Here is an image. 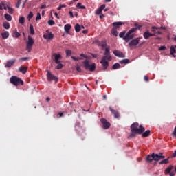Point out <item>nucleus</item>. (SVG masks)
I'll return each instance as SVG.
<instances>
[{
	"instance_id": "obj_50",
	"label": "nucleus",
	"mask_w": 176,
	"mask_h": 176,
	"mask_svg": "<svg viewBox=\"0 0 176 176\" xmlns=\"http://www.w3.org/2000/svg\"><path fill=\"white\" fill-rule=\"evenodd\" d=\"M76 71L78 72H81L82 71V69L80 66H77L76 67Z\"/></svg>"
},
{
	"instance_id": "obj_42",
	"label": "nucleus",
	"mask_w": 176,
	"mask_h": 176,
	"mask_svg": "<svg viewBox=\"0 0 176 176\" xmlns=\"http://www.w3.org/2000/svg\"><path fill=\"white\" fill-rule=\"evenodd\" d=\"M32 17H34V13H32V12H30L28 16V19L30 21Z\"/></svg>"
},
{
	"instance_id": "obj_40",
	"label": "nucleus",
	"mask_w": 176,
	"mask_h": 176,
	"mask_svg": "<svg viewBox=\"0 0 176 176\" xmlns=\"http://www.w3.org/2000/svg\"><path fill=\"white\" fill-rule=\"evenodd\" d=\"M20 33L16 31L13 34V37L18 38L19 37H20Z\"/></svg>"
},
{
	"instance_id": "obj_8",
	"label": "nucleus",
	"mask_w": 176,
	"mask_h": 176,
	"mask_svg": "<svg viewBox=\"0 0 176 176\" xmlns=\"http://www.w3.org/2000/svg\"><path fill=\"white\" fill-rule=\"evenodd\" d=\"M34 43V38L31 36H28V41L26 43V49L28 52H31Z\"/></svg>"
},
{
	"instance_id": "obj_38",
	"label": "nucleus",
	"mask_w": 176,
	"mask_h": 176,
	"mask_svg": "<svg viewBox=\"0 0 176 176\" xmlns=\"http://www.w3.org/2000/svg\"><path fill=\"white\" fill-rule=\"evenodd\" d=\"M175 54H176V50H175V47L171 46V47H170V54L174 55Z\"/></svg>"
},
{
	"instance_id": "obj_17",
	"label": "nucleus",
	"mask_w": 176,
	"mask_h": 176,
	"mask_svg": "<svg viewBox=\"0 0 176 176\" xmlns=\"http://www.w3.org/2000/svg\"><path fill=\"white\" fill-rule=\"evenodd\" d=\"M155 34L150 33L148 30H146L143 36L146 40H148L150 37L155 36Z\"/></svg>"
},
{
	"instance_id": "obj_53",
	"label": "nucleus",
	"mask_w": 176,
	"mask_h": 176,
	"mask_svg": "<svg viewBox=\"0 0 176 176\" xmlns=\"http://www.w3.org/2000/svg\"><path fill=\"white\" fill-rule=\"evenodd\" d=\"M176 135V126L174 129V131L172 133V135L175 136Z\"/></svg>"
},
{
	"instance_id": "obj_45",
	"label": "nucleus",
	"mask_w": 176,
	"mask_h": 176,
	"mask_svg": "<svg viewBox=\"0 0 176 176\" xmlns=\"http://www.w3.org/2000/svg\"><path fill=\"white\" fill-rule=\"evenodd\" d=\"M20 5H21V0H18L16 4V8H20Z\"/></svg>"
},
{
	"instance_id": "obj_9",
	"label": "nucleus",
	"mask_w": 176,
	"mask_h": 176,
	"mask_svg": "<svg viewBox=\"0 0 176 176\" xmlns=\"http://www.w3.org/2000/svg\"><path fill=\"white\" fill-rule=\"evenodd\" d=\"M47 78L48 81H55V82H58V78L53 75L50 71H47Z\"/></svg>"
},
{
	"instance_id": "obj_13",
	"label": "nucleus",
	"mask_w": 176,
	"mask_h": 176,
	"mask_svg": "<svg viewBox=\"0 0 176 176\" xmlns=\"http://www.w3.org/2000/svg\"><path fill=\"white\" fill-rule=\"evenodd\" d=\"M165 158L164 155H162V153H160L159 154H155L154 153V160L156 162H158L161 160H163Z\"/></svg>"
},
{
	"instance_id": "obj_6",
	"label": "nucleus",
	"mask_w": 176,
	"mask_h": 176,
	"mask_svg": "<svg viewBox=\"0 0 176 176\" xmlns=\"http://www.w3.org/2000/svg\"><path fill=\"white\" fill-rule=\"evenodd\" d=\"M122 25H124V23H122V22H114V23H113V27L116 28H113L112 29V30H111L112 34H113L114 36H116V37L118 36V33L117 29H118L119 27H120V26H122Z\"/></svg>"
},
{
	"instance_id": "obj_48",
	"label": "nucleus",
	"mask_w": 176,
	"mask_h": 176,
	"mask_svg": "<svg viewBox=\"0 0 176 176\" xmlns=\"http://www.w3.org/2000/svg\"><path fill=\"white\" fill-rule=\"evenodd\" d=\"M134 26L135 27V28H138V30H140L141 29V28H142V25H138V23H135Z\"/></svg>"
},
{
	"instance_id": "obj_52",
	"label": "nucleus",
	"mask_w": 176,
	"mask_h": 176,
	"mask_svg": "<svg viewBox=\"0 0 176 176\" xmlns=\"http://www.w3.org/2000/svg\"><path fill=\"white\" fill-rule=\"evenodd\" d=\"M166 50V47L165 46H161L160 47V51H163V50Z\"/></svg>"
},
{
	"instance_id": "obj_4",
	"label": "nucleus",
	"mask_w": 176,
	"mask_h": 176,
	"mask_svg": "<svg viewBox=\"0 0 176 176\" xmlns=\"http://www.w3.org/2000/svg\"><path fill=\"white\" fill-rule=\"evenodd\" d=\"M10 82L11 84H12L13 85L17 87L19 85H24V82L23 81V80H21V78L16 76H13L10 78Z\"/></svg>"
},
{
	"instance_id": "obj_37",
	"label": "nucleus",
	"mask_w": 176,
	"mask_h": 176,
	"mask_svg": "<svg viewBox=\"0 0 176 176\" xmlns=\"http://www.w3.org/2000/svg\"><path fill=\"white\" fill-rule=\"evenodd\" d=\"M160 29H162V30H166V28L165 27H161V28H157V27H155V26H153V27H152V32H155V30H160Z\"/></svg>"
},
{
	"instance_id": "obj_5",
	"label": "nucleus",
	"mask_w": 176,
	"mask_h": 176,
	"mask_svg": "<svg viewBox=\"0 0 176 176\" xmlns=\"http://www.w3.org/2000/svg\"><path fill=\"white\" fill-rule=\"evenodd\" d=\"M84 65V67L86 70H89L90 72H94L96 69V64L92 63L91 65L89 64V60L86 59L82 62Z\"/></svg>"
},
{
	"instance_id": "obj_51",
	"label": "nucleus",
	"mask_w": 176,
	"mask_h": 176,
	"mask_svg": "<svg viewBox=\"0 0 176 176\" xmlns=\"http://www.w3.org/2000/svg\"><path fill=\"white\" fill-rule=\"evenodd\" d=\"M69 15H70V17H71L72 19H73V18H74L73 12H72V10H70L69 12Z\"/></svg>"
},
{
	"instance_id": "obj_64",
	"label": "nucleus",
	"mask_w": 176,
	"mask_h": 176,
	"mask_svg": "<svg viewBox=\"0 0 176 176\" xmlns=\"http://www.w3.org/2000/svg\"><path fill=\"white\" fill-rule=\"evenodd\" d=\"M50 100V98L49 97H47V98H46V101H47V102H49Z\"/></svg>"
},
{
	"instance_id": "obj_35",
	"label": "nucleus",
	"mask_w": 176,
	"mask_h": 176,
	"mask_svg": "<svg viewBox=\"0 0 176 176\" xmlns=\"http://www.w3.org/2000/svg\"><path fill=\"white\" fill-rule=\"evenodd\" d=\"M56 64H58V65L56 66V69H58V70L61 69L63 67V65L60 63V61L59 63H56Z\"/></svg>"
},
{
	"instance_id": "obj_60",
	"label": "nucleus",
	"mask_w": 176,
	"mask_h": 176,
	"mask_svg": "<svg viewBox=\"0 0 176 176\" xmlns=\"http://www.w3.org/2000/svg\"><path fill=\"white\" fill-rule=\"evenodd\" d=\"M92 57L96 58L98 57V54H92Z\"/></svg>"
},
{
	"instance_id": "obj_44",
	"label": "nucleus",
	"mask_w": 176,
	"mask_h": 176,
	"mask_svg": "<svg viewBox=\"0 0 176 176\" xmlns=\"http://www.w3.org/2000/svg\"><path fill=\"white\" fill-rule=\"evenodd\" d=\"M8 13H9L10 14H13V10H12V8L8 6Z\"/></svg>"
},
{
	"instance_id": "obj_36",
	"label": "nucleus",
	"mask_w": 176,
	"mask_h": 176,
	"mask_svg": "<svg viewBox=\"0 0 176 176\" xmlns=\"http://www.w3.org/2000/svg\"><path fill=\"white\" fill-rule=\"evenodd\" d=\"M72 59L74 60V61H79V60H82V58L81 57H75V56H71Z\"/></svg>"
},
{
	"instance_id": "obj_58",
	"label": "nucleus",
	"mask_w": 176,
	"mask_h": 176,
	"mask_svg": "<svg viewBox=\"0 0 176 176\" xmlns=\"http://www.w3.org/2000/svg\"><path fill=\"white\" fill-rule=\"evenodd\" d=\"M88 33V30H85L82 31V34H87Z\"/></svg>"
},
{
	"instance_id": "obj_61",
	"label": "nucleus",
	"mask_w": 176,
	"mask_h": 176,
	"mask_svg": "<svg viewBox=\"0 0 176 176\" xmlns=\"http://www.w3.org/2000/svg\"><path fill=\"white\" fill-rule=\"evenodd\" d=\"M58 115H59V118H61L63 116V113L59 112Z\"/></svg>"
},
{
	"instance_id": "obj_55",
	"label": "nucleus",
	"mask_w": 176,
	"mask_h": 176,
	"mask_svg": "<svg viewBox=\"0 0 176 176\" xmlns=\"http://www.w3.org/2000/svg\"><path fill=\"white\" fill-rule=\"evenodd\" d=\"M46 8V5L45 4H43L41 6V10H43V9H45Z\"/></svg>"
},
{
	"instance_id": "obj_25",
	"label": "nucleus",
	"mask_w": 176,
	"mask_h": 176,
	"mask_svg": "<svg viewBox=\"0 0 176 176\" xmlns=\"http://www.w3.org/2000/svg\"><path fill=\"white\" fill-rule=\"evenodd\" d=\"M119 63L121 64V65H126V64H129L130 63V60L128 58H125V59H123V60H120L119 61Z\"/></svg>"
},
{
	"instance_id": "obj_29",
	"label": "nucleus",
	"mask_w": 176,
	"mask_h": 176,
	"mask_svg": "<svg viewBox=\"0 0 176 176\" xmlns=\"http://www.w3.org/2000/svg\"><path fill=\"white\" fill-rule=\"evenodd\" d=\"M172 169H173V166L170 165L165 170V173L167 175V174H170V172L172 171Z\"/></svg>"
},
{
	"instance_id": "obj_47",
	"label": "nucleus",
	"mask_w": 176,
	"mask_h": 176,
	"mask_svg": "<svg viewBox=\"0 0 176 176\" xmlns=\"http://www.w3.org/2000/svg\"><path fill=\"white\" fill-rule=\"evenodd\" d=\"M41 19V14L39 12L37 13V16L36 18V21H40Z\"/></svg>"
},
{
	"instance_id": "obj_18",
	"label": "nucleus",
	"mask_w": 176,
	"mask_h": 176,
	"mask_svg": "<svg viewBox=\"0 0 176 176\" xmlns=\"http://www.w3.org/2000/svg\"><path fill=\"white\" fill-rule=\"evenodd\" d=\"M16 63V59H12L7 61L6 64L5 65L6 68H10Z\"/></svg>"
},
{
	"instance_id": "obj_11",
	"label": "nucleus",
	"mask_w": 176,
	"mask_h": 176,
	"mask_svg": "<svg viewBox=\"0 0 176 176\" xmlns=\"http://www.w3.org/2000/svg\"><path fill=\"white\" fill-rule=\"evenodd\" d=\"M94 43L96 44L98 46H101L103 48L107 47V41L106 40H102L101 42H100L98 40H95L94 41Z\"/></svg>"
},
{
	"instance_id": "obj_54",
	"label": "nucleus",
	"mask_w": 176,
	"mask_h": 176,
	"mask_svg": "<svg viewBox=\"0 0 176 176\" xmlns=\"http://www.w3.org/2000/svg\"><path fill=\"white\" fill-rule=\"evenodd\" d=\"M144 80L146 82H148L149 81V78H148V77L147 76H144Z\"/></svg>"
},
{
	"instance_id": "obj_20",
	"label": "nucleus",
	"mask_w": 176,
	"mask_h": 176,
	"mask_svg": "<svg viewBox=\"0 0 176 176\" xmlns=\"http://www.w3.org/2000/svg\"><path fill=\"white\" fill-rule=\"evenodd\" d=\"M28 70V67L25 66H21L19 68V72L22 73L23 74H25Z\"/></svg>"
},
{
	"instance_id": "obj_33",
	"label": "nucleus",
	"mask_w": 176,
	"mask_h": 176,
	"mask_svg": "<svg viewBox=\"0 0 176 176\" xmlns=\"http://www.w3.org/2000/svg\"><path fill=\"white\" fill-rule=\"evenodd\" d=\"M76 8H77L78 9H82V10H85V9H86V7L84 6H81V3H77Z\"/></svg>"
},
{
	"instance_id": "obj_14",
	"label": "nucleus",
	"mask_w": 176,
	"mask_h": 176,
	"mask_svg": "<svg viewBox=\"0 0 176 176\" xmlns=\"http://www.w3.org/2000/svg\"><path fill=\"white\" fill-rule=\"evenodd\" d=\"M110 111L113 115H114V118L118 119L120 118V113L118 110L113 109L111 107H109Z\"/></svg>"
},
{
	"instance_id": "obj_59",
	"label": "nucleus",
	"mask_w": 176,
	"mask_h": 176,
	"mask_svg": "<svg viewBox=\"0 0 176 176\" xmlns=\"http://www.w3.org/2000/svg\"><path fill=\"white\" fill-rule=\"evenodd\" d=\"M80 56L84 58H87V56H85L84 54H81Z\"/></svg>"
},
{
	"instance_id": "obj_23",
	"label": "nucleus",
	"mask_w": 176,
	"mask_h": 176,
	"mask_svg": "<svg viewBox=\"0 0 176 176\" xmlns=\"http://www.w3.org/2000/svg\"><path fill=\"white\" fill-rule=\"evenodd\" d=\"M71 28H72V26H71L70 24H66V25L64 26L65 32L67 34H69Z\"/></svg>"
},
{
	"instance_id": "obj_43",
	"label": "nucleus",
	"mask_w": 176,
	"mask_h": 176,
	"mask_svg": "<svg viewBox=\"0 0 176 176\" xmlns=\"http://www.w3.org/2000/svg\"><path fill=\"white\" fill-rule=\"evenodd\" d=\"M66 8V5L65 4H60L59 7L57 8L58 10H61L62 8Z\"/></svg>"
},
{
	"instance_id": "obj_63",
	"label": "nucleus",
	"mask_w": 176,
	"mask_h": 176,
	"mask_svg": "<svg viewBox=\"0 0 176 176\" xmlns=\"http://www.w3.org/2000/svg\"><path fill=\"white\" fill-rule=\"evenodd\" d=\"M54 15L56 16V17L57 19H59L57 12H55V13H54Z\"/></svg>"
},
{
	"instance_id": "obj_2",
	"label": "nucleus",
	"mask_w": 176,
	"mask_h": 176,
	"mask_svg": "<svg viewBox=\"0 0 176 176\" xmlns=\"http://www.w3.org/2000/svg\"><path fill=\"white\" fill-rule=\"evenodd\" d=\"M111 60H112V57L110 54V49L107 47L105 49L104 56L102 58V60H100V64L102 65L104 69H107V67H109L108 61H111Z\"/></svg>"
},
{
	"instance_id": "obj_7",
	"label": "nucleus",
	"mask_w": 176,
	"mask_h": 176,
	"mask_svg": "<svg viewBox=\"0 0 176 176\" xmlns=\"http://www.w3.org/2000/svg\"><path fill=\"white\" fill-rule=\"evenodd\" d=\"M142 39V36H140V37L135 38L134 39H132L129 43V46L130 47L131 49H133V47H136L137 45L139 44L140 41Z\"/></svg>"
},
{
	"instance_id": "obj_22",
	"label": "nucleus",
	"mask_w": 176,
	"mask_h": 176,
	"mask_svg": "<svg viewBox=\"0 0 176 176\" xmlns=\"http://www.w3.org/2000/svg\"><path fill=\"white\" fill-rule=\"evenodd\" d=\"M8 7H9L8 6H6V4H5V2L2 1L1 3H0V10H8Z\"/></svg>"
},
{
	"instance_id": "obj_26",
	"label": "nucleus",
	"mask_w": 176,
	"mask_h": 176,
	"mask_svg": "<svg viewBox=\"0 0 176 176\" xmlns=\"http://www.w3.org/2000/svg\"><path fill=\"white\" fill-rule=\"evenodd\" d=\"M169 158H170V157H168L166 159L162 160V161L160 162V164L162 165V164H168L169 163Z\"/></svg>"
},
{
	"instance_id": "obj_41",
	"label": "nucleus",
	"mask_w": 176,
	"mask_h": 176,
	"mask_svg": "<svg viewBox=\"0 0 176 176\" xmlns=\"http://www.w3.org/2000/svg\"><path fill=\"white\" fill-rule=\"evenodd\" d=\"M47 24L50 26H53V25H55V22L54 21V20H49L48 22H47Z\"/></svg>"
},
{
	"instance_id": "obj_3",
	"label": "nucleus",
	"mask_w": 176,
	"mask_h": 176,
	"mask_svg": "<svg viewBox=\"0 0 176 176\" xmlns=\"http://www.w3.org/2000/svg\"><path fill=\"white\" fill-rule=\"evenodd\" d=\"M138 30V28H131L126 34L125 37H124V41L126 43H129L130 40H132L135 38V34H134Z\"/></svg>"
},
{
	"instance_id": "obj_1",
	"label": "nucleus",
	"mask_w": 176,
	"mask_h": 176,
	"mask_svg": "<svg viewBox=\"0 0 176 176\" xmlns=\"http://www.w3.org/2000/svg\"><path fill=\"white\" fill-rule=\"evenodd\" d=\"M131 138L135 137L136 135H142V138H148L151 134L150 130H146L145 132V128L142 125L139 126L138 122H134L132 124L131 126Z\"/></svg>"
},
{
	"instance_id": "obj_10",
	"label": "nucleus",
	"mask_w": 176,
	"mask_h": 176,
	"mask_svg": "<svg viewBox=\"0 0 176 176\" xmlns=\"http://www.w3.org/2000/svg\"><path fill=\"white\" fill-rule=\"evenodd\" d=\"M100 122L103 124L104 129H108L111 126V124L105 118H101Z\"/></svg>"
},
{
	"instance_id": "obj_49",
	"label": "nucleus",
	"mask_w": 176,
	"mask_h": 176,
	"mask_svg": "<svg viewBox=\"0 0 176 176\" xmlns=\"http://www.w3.org/2000/svg\"><path fill=\"white\" fill-rule=\"evenodd\" d=\"M28 60V57H22L19 58V61H27Z\"/></svg>"
},
{
	"instance_id": "obj_30",
	"label": "nucleus",
	"mask_w": 176,
	"mask_h": 176,
	"mask_svg": "<svg viewBox=\"0 0 176 176\" xmlns=\"http://www.w3.org/2000/svg\"><path fill=\"white\" fill-rule=\"evenodd\" d=\"M81 30V27L80 26V25L78 23H76L75 25V31L78 33L80 32V31Z\"/></svg>"
},
{
	"instance_id": "obj_31",
	"label": "nucleus",
	"mask_w": 176,
	"mask_h": 176,
	"mask_svg": "<svg viewBox=\"0 0 176 176\" xmlns=\"http://www.w3.org/2000/svg\"><path fill=\"white\" fill-rule=\"evenodd\" d=\"M120 65L119 64V63H115L113 65V67H112V69H113V70H116V69H120Z\"/></svg>"
},
{
	"instance_id": "obj_28",
	"label": "nucleus",
	"mask_w": 176,
	"mask_h": 176,
	"mask_svg": "<svg viewBox=\"0 0 176 176\" xmlns=\"http://www.w3.org/2000/svg\"><path fill=\"white\" fill-rule=\"evenodd\" d=\"M3 27L6 30H9L10 28V24L8 22H3Z\"/></svg>"
},
{
	"instance_id": "obj_62",
	"label": "nucleus",
	"mask_w": 176,
	"mask_h": 176,
	"mask_svg": "<svg viewBox=\"0 0 176 176\" xmlns=\"http://www.w3.org/2000/svg\"><path fill=\"white\" fill-rule=\"evenodd\" d=\"M173 156L174 157H176V150L175 151V152H174Z\"/></svg>"
},
{
	"instance_id": "obj_56",
	"label": "nucleus",
	"mask_w": 176,
	"mask_h": 176,
	"mask_svg": "<svg viewBox=\"0 0 176 176\" xmlns=\"http://www.w3.org/2000/svg\"><path fill=\"white\" fill-rule=\"evenodd\" d=\"M100 19H103L104 18V15L103 14H100Z\"/></svg>"
},
{
	"instance_id": "obj_27",
	"label": "nucleus",
	"mask_w": 176,
	"mask_h": 176,
	"mask_svg": "<svg viewBox=\"0 0 176 176\" xmlns=\"http://www.w3.org/2000/svg\"><path fill=\"white\" fill-rule=\"evenodd\" d=\"M4 17L6 19L7 21L10 22L12 21V16L9 14H5Z\"/></svg>"
},
{
	"instance_id": "obj_24",
	"label": "nucleus",
	"mask_w": 176,
	"mask_h": 176,
	"mask_svg": "<svg viewBox=\"0 0 176 176\" xmlns=\"http://www.w3.org/2000/svg\"><path fill=\"white\" fill-rule=\"evenodd\" d=\"M1 36L3 39H7L8 38H9V32L6 31L1 33Z\"/></svg>"
},
{
	"instance_id": "obj_16",
	"label": "nucleus",
	"mask_w": 176,
	"mask_h": 176,
	"mask_svg": "<svg viewBox=\"0 0 176 176\" xmlns=\"http://www.w3.org/2000/svg\"><path fill=\"white\" fill-rule=\"evenodd\" d=\"M53 56L54 57V61L55 62V63H58L59 62H60V60L62 59V56L60 54L54 53Z\"/></svg>"
},
{
	"instance_id": "obj_21",
	"label": "nucleus",
	"mask_w": 176,
	"mask_h": 176,
	"mask_svg": "<svg viewBox=\"0 0 176 176\" xmlns=\"http://www.w3.org/2000/svg\"><path fill=\"white\" fill-rule=\"evenodd\" d=\"M154 160V153L151 155H148L146 156V162L148 163H151L152 161Z\"/></svg>"
},
{
	"instance_id": "obj_34",
	"label": "nucleus",
	"mask_w": 176,
	"mask_h": 176,
	"mask_svg": "<svg viewBox=\"0 0 176 176\" xmlns=\"http://www.w3.org/2000/svg\"><path fill=\"white\" fill-rule=\"evenodd\" d=\"M25 22V19L24 18V16H21L19 18V23L21 25H24V23Z\"/></svg>"
},
{
	"instance_id": "obj_39",
	"label": "nucleus",
	"mask_w": 176,
	"mask_h": 176,
	"mask_svg": "<svg viewBox=\"0 0 176 176\" xmlns=\"http://www.w3.org/2000/svg\"><path fill=\"white\" fill-rule=\"evenodd\" d=\"M125 36H126V31H123V32H120V34L119 35L120 38H123V40L125 38Z\"/></svg>"
},
{
	"instance_id": "obj_19",
	"label": "nucleus",
	"mask_w": 176,
	"mask_h": 176,
	"mask_svg": "<svg viewBox=\"0 0 176 176\" xmlns=\"http://www.w3.org/2000/svg\"><path fill=\"white\" fill-rule=\"evenodd\" d=\"M106 7L105 4L102 5L99 8L97 9V10L96 11V15H100L102 14V12L104 10Z\"/></svg>"
},
{
	"instance_id": "obj_15",
	"label": "nucleus",
	"mask_w": 176,
	"mask_h": 176,
	"mask_svg": "<svg viewBox=\"0 0 176 176\" xmlns=\"http://www.w3.org/2000/svg\"><path fill=\"white\" fill-rule=\"evenodd\" d=\"M113 54L116 56L118 57V58H125V55L124 54H123L121 51L120 50H114L113 51Z\"/></svg>"
},
{
	"instance_id": "obj_12",
	"label": "nucleus",
	"mask_w": 176,
	"mask_h": 176,
	"mask_svg": "<svg viewBox=\"0 0 176 176\" xmlns=\"http://www.w3.org/2000/svg\"><path fill=\"white\" fill-rule=\"evenodd\" d=\"M46 33H48V34H43V38H45L46 40L53 39L54 35H53V34H52V32H50L49 30H46Z\"/></svg>"
},
{
	"instance_id": "obj_32",
	"label": "nucleus",
	"mask_w": 176,
	"mask_h": 176,
	"mask_svg": "<svg viewBox=\"0 0 176 176\" xmlns=\"http://www.w3.org/2000/svg\"><path fill=\"white\" fill-rule=\"evenodd\" d=\"M30 32L32 35H35V30H34V25H30Z\"/></svg>"
},
{
	"instance_id": "obj_57",
	"label": "nucleus",
	"mask_w": 176,
	"mask_h": 176,
	"mask_svg": "<svg viewBox=\"0 0 176 176\" xmlns=\"http://www.w3.org/2000/svg\"><path fill=\"white\" fill-rule=\"evenodd\" d=\"M170 176H175V173L174 171H171L170 173H169Z\"/></svg>"
},
{
	"instance_id": "obj_46",
	"label": "nucleus",
	"mask_w": 176,
	"mask_h": 176,
	"mask_svg": "<svg viewBox=\"0 0 176 176\" xmlns=\"http://www.w3.org/2000/svg\"><path fill=\"white\" fill-rule=\"evenodd\" d=\"M72 54V51L70 50H66V56H69Z\"/></svg>"
}]
</instances>
